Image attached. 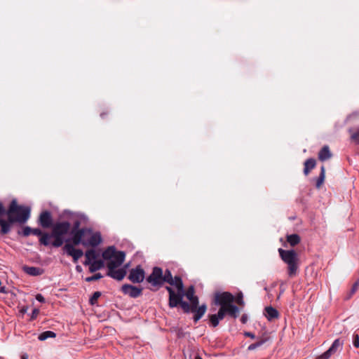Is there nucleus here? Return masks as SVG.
<instances>
[{
    "label": "nucleus",
    "mask_w": 359,
    "mask_h": 359,
    "mask_svg": "<svg viewBox=\"0 0 359 359\" xmlns=\"http://www.w3.org/2000/svg\"><path fill=\"white\" fill-rule=\"evenodd\" d=\"M8 219L11 222L25 223L30 217V208L18 205L15 199H13L6 212Z\"/></svg>",
    "instance_id": "nucleus-1"
},
{
    "label": "nucleus",
    "mask_w": 359,
    "mask_h": 359,
    "mask_svg": "<svg viewBox=\"0 0 359 359\" xmlns=\"http://www.w3.org/2000/svg\"><path fill=\"white\" fill-rule=\"evenodd\" d=\"M74 239V245L82 244L84 246L96 247L102 242V236L100 232H93L91 229L82 228Z\"/></svg>",
    "instance_id": "nucleus-2"
},
{
    "label": "nucleus",
    "mask_w": 359,
    "mask_h": 359,
    "mask_svg": "<svg viewBox=\"0 0 359 359\" xmlns=\"http://www.w3.org/2000/svg\"><path fill=\"white\" fill-rule=\"evenodd\" d=\"M71 224L67 221L58 222L52 226V231L50 233L53 241L50 244L55 248L61 247L65 241V236L69 232ZM69 241L67 240L66 242Z\"/></svg>",
    "instance_id": "nucleus-3"
},
{
    "label": "nucleus",
    "mask_w": 359,
    "mask_h": 359,
    "mask_svg": "<svg viewBox=\"0 0 359 359\" xmlns=\"http://www.w3.org/2000/svg\"><path fill=\"white\" fill-rule=\"evenodd\" d=\"M278 252L282 260L287 264V273L290 277L297 275L298 269V257L296 252L293 250H285L278 249Z\"/></svg>",
    "instance_id": "nucleus-4"
},
{
    "label": "nucleus",
    "mask_w": 359,
    "mask_h": 359,
    "mask_svg": "<svg viewBox=\"0 0 359 359\" xmlns=\"http://www.w3.org/2000/svg\"><path fill=\"white\" fill-rule=\"evenodd\" d=\"M147 281L154 287L162 286L163 269L158 266L154 267L151 273L147 278Z\"/></svg>",
    "instance_id": "nucleus-5"
},
{
    "label": "nucleus",
    "mask_w": 359,
    "mask_h": 359,
    "mask_svg": "<svg viewBox=\"0 0 359 359\" xmlns=\"http://www.w3.org/2000/svg\"><path fill=\"white\" fill-rule=\"evenodd\" d=\"M234 301V297L229 292H217L215 295L214 303L220 307H225Z\"/></svg>",
    "instance_id": "nucleus-6"
},
{
    "label": "nucleus",
    "mask_w": 359,
    "mask_h": 359,
    "mask_svg": "<svg viewBox=\"0 0 359 359\" xmlns=\"http://www.w3.org/2000/svg\"><path fill=\"white\" fill-rule=\"evenodd\" d=\"M343 341L339 339H335L331 346L323 354L318 356L316 359H329L332 355L335 353L339 349H341L343 346Z\"/></svg>",
    "instance_id": "nucleus-7"
},
{
    "label": "nucleus",
    "mask_w": 359,
    "mask_h": 359,
    "mask_svg": "<svg viewBox=\"0 0 359 359\" xmlns=\"http://www.w3.org/2000/svg\"><path fill=\"white\" fill-rule=\"evenodd\" d=\"M73 243H67L63 247V250L67 255L72 257L74 262H76L83 256V252L81 249H76Z\"/></svg>",
    "instance_id": "nucleus-8"
},
{
    "label": "nucleus",
    "mask_w": 359,
    "mask_h": 359,
    "mask_svg": "<svg viewBox=\"0 0 359 359\" xmlns=\"http://www.w3.org/2000/svg\"><path fill=\"white\" fill-rule=\"evenodd\" d=\"M128 279L134 283H142L144 279V271L140 266L132 269L130 271Z\"/></svg>",
    "instance_id": "nucleus-9"
},
{
    "label": "nucleus",
    "mask_w": 359,
    "mask_h": 359,
    "mask_svg": "<svg viewBox=\"0 0 359 359\" xmlns=\"http://www.w3.org/2000/svg\"><path fill=\"white\" fill-rule=\"evenodd\" d=\"M32 233L34 236H39V243L44 246L50 245L51 236L50 233L43 232L40 229H32Z\"/></svg>",
    "instance_id": "nucleus-10"
},
{
    "label": "nucleus",
    "mask_w": 359,
    "mask_h": 359,
    "mask_svg": "<svg viewBox=\"0 0 359 359\" xmlns=\"http://www.w3.org/2000/svg\"><path fill=\"white\" fill-rule=\"evenodd\" d=\"M142 288L129 284H124L121 287L123 293L133 298L139 297L142 294Z\"/></svg>",
    "instance_id": "nucleus-11"
},
{
    "label": "nucleus",
    "mask_w": 359,
    "mask_h": 359,
    "mask_svg": "<svg viewBox=\"0 0 359 359\" xmlns=\"http://www.w3.org/2000/svg\"><path fill=\"white\" fill-rule=\"evenodd\" d=\"M39 224L43 228H49L53 226V218L49 211L42 212L39 217Z\"/></svg>",
    "instance_id": "nucleus-12"
},
{
    "label": "nucleus",
    "mask_w": 359,
    "mask_h": 359,
    "mask_svg": "<svg viewBox=\"0 0 359 359\" xmlns=\"http://www.w3.org/2000/svg\"><path fill=\"white\" fill-rule=\"evenodd\" d=\"M86 217L84 215H79V219L75 220L73 223V226L70 231L71 241L74 243V239L76 236H78L80 231H82V228L79 229L81 220L86 219Z\"/></svg>",
    "instance_id": "nucleus-13"
},
{
    "label": "nucleus",
    "mask_w": 359,
    "mask_h": 359,
    "mask_svg": "<svg viewBox=\"0 0 359 359\" xmlns=\"http://www.w3.org/2000/svg\"><path fill=\"white\" fill-rule=\"evenodd\" d=\"M126 274L125 269H115L108 271L107 275L115 280H121L124 278Z\"/></svg>",
    "instance_id": "nucleus-14"
},
{
    "label": "nucleus",
    "mask_w": 359,
    "mask_h": 359,
    "mask_svg": "<svg viewBox=\"0 0 359 359\" xmlns=\"http://www.w3.org/2000/svg\"><path fill=\"white\" fill-rule=\"evenodd\" d=\"M264 314L269 321H272L279 316L278 311L272 306H266L264 309Z\"/></svg>",
    "instance_id": "nucleus-15"
},
{
    "label": "nucleus",
    "mask_w": 359,
    "mask_h": 359,
    "mask_svg": "<svg viewBox=\"0 0 359 359\" xmlns=\"http://www.w3.org/2000/svg\"><path fill=\"white\" fill-rule=\"evenodd\" d=\"M184 292L175 293L173 295L169 297V306L171 308L176 307L180 304L182 301Z\"/></svg>",
    "instance_id": "nucleus-16"
},
{
    "label": "nucleus",
    "mask_w": 359,
    "mask_h": 359,
    "mask_svg": "<svg viewBox=\"0 0 359 359\" xmlns=\"http://www.w3.org/2000/svg\"><path fill=\"white\" fill-rule=\"evenodd\" d=\"M332 157V154L330 152V148L328 146L325 145L318 153V158L320 161H325L330 159Z\"/></svg>",
    "instance_id": "nucleus-17"
},
{
    "label": "nucleus",
    "mask_w": 359,
    "mask_h": 359,
    "mask_svg": "<svg viewBox=\"0 0 359 359\" xmlns=\"http://www.w3.org/2000/svg\"><path fill=\"white\" fill-rule=\"evenodd\" d=\"M206 309L207 306L205 304H203L196 309L195 311L194 312L195 314L193 317L194 321L195 323H197L202 318V316L205 314Z\"/></svg>",
    "instance_id": "nucleus-18"
},
{
    "label": "nucleus",
    "mask_w": 359,
    "mask_h": 359,
    "mask_svg": "<svg viewBox=\"0 0 359 359\" xmlns=\"http://www.w3.org/2000/svg\"><path fill=\"white\" fill-rule=\"evenodd\" d=\"M24 271L28 275L33 276H40L43 273V270L41 268L36 266H25Z\"/></svg>",
    "instance_id": "nucleus-19"
},
{
    "label": "nucleus",
    "mask_w": 359,
    "mask_h": 359,
    "mask_svg": "<svg viewBox=\"0 0 359 359\" xmlns=\"http://www.w3.org/2000/svg\"><path fill=\"white\" fill-rule=\"evenodd\" d=\"M224 310L226 311V314L231 316L233 318H236L238 317L239 309L237 306L233 304V303L225 306Z\"/></svg>",
    "instance_id": "nucleus-20"
},
{
    "label": "nucleus",
    "mask_w": 359,
    "mask_h": 359,
    "mask_svg": "<svg viewBox=\"0 0 359 359\" xmlns=\"http://www.w3.org/2000/svg\"><path fill=\"white\" fill-rule=\"evenodd\" d=\"M116 252L114 246H109L102 252V257L104 260L109 261L113 258Z\"/></svg>",
    "instance_id": "nucleus-21"
},
{
    "label": "nucleus",
    "mask_w": 359,
    "mask_h": 359,
    "mask_svg": "<svg viewBox=\"0 0 359 359\" xmlns=\"http://www.w3.org/2000/svg\"><path fill=\"white\" fill-rule=\"evenodd\" d=\"M89 266V271L90 273H94L101 269H102L104 266V262L101 259L100 260H95L91 264H88Z\"/></svg>",
    "instance_id": "nucleus-22"
},
{
    "label": "nucleus",
    "mask_w": 359,
    "mask_h": 359,
    "mask_svg": "<svg viewBox=\"0 0 359 359\" xmlns=\"http://www.w3.org/2000/svg\"><path fill=\"white\" fill-rule=\"evenodd\" d=\"M14 222H11L9 219L8 221L0 219V226H1V233L3 234H6L11 231V225Z\"/></svg>",
    "instance_id": "nucleus-23"
},
{
    "label": "nucleus",
    "mask_w": 359,
    "mask_h": 359,
    "mask_svg": "<svg viewBox=\"0 0 359 359\" xmlns=\"http://www.w3.org/2000/svg\"><path fill=\"white\" fill-rule=\"evenodd\" d=\"M86 261L83 264L87 265L96 260L97 255L94 250H89L86 252Z\"/></svg>",
    "instance_id": "nucleus-24"
},
{
    "label": "nucleus",
    "mask_w": 359,
    "mask_h": 359,
    "mask_svg": "<svg viewBox=\"0 0 359 359\" xmlns=\"http://www.w3.org/2000/svg\"><path fill=\"white\" fill-rule=\"evenodd\" d=\"M316 161L314 158H309L304 163V173L307 175L311 170L315 168Z\"/></svg>",
    "instance_id": "nucleus-25"
},
{
    "label": "nucleus",
    "mask_w": 359,
    "mask_h": 359,
    "mask_svg": "<svg viewBox=\"0 0 359 359\" xmlns=\"http://www.w3.org/2000/svg\"><path fill=\"white\" fill-rule=\"evenodd\" d=\"M119 261H115L110 259L107 262V268L108 271L117 269L123 264V255H121V257L118 259Z\"/></svg>",
    "instance_id": "nucleus-26"
},
{
    "label": "nucleus",
    "mask_w": 359,
    "mask_h": 359,
    "mask_svg": "<svg viewBox=\"0 0 359 359\" xmlns=\"http://www.w3.org/2000/svg\"><path fill=\"white\" fill-rule=\"evenodd\" d=\"M177 287V292H184V285L182 278L180 276H175L172 280V284Z\"/></svg>",
    "instance_id": "nucleus-27"
},
{
    "label": "nucleus",
    "mask_w": 359,
    "mask_h": 359,
    "mask_svg": "<svg viewBox=\"0 0 359 359\" xmlns=\"http://www.w3.org/2000/svg\"><path fill=\"white\" fill-rule=\"evenodd\" d=\"M287 241L291 246H295L300 242V237L296 233L291 234L287 236Z\"/></svg>",
    "instance_id": "nucleus-28"
},
{
    "label": "nucleus",
    "mask_w": 359,
    "mask_h": 359,
    "mask_svg": "<svg viewBox=\"0 0 359 359\" xmlns=\"http://www.w3.org/2000/svg\"><path fill=\"white\" fill-rule=\"evenodd\" d=\"M56 337V334L53 332V331H45V332H43L42 333H41L39 337H38V339L40 341H44L48 338H54Z\"/></svg>",
    "instance_id": "nucleus-29"
},
{
    "label": "nucleus",
    "mask_w": 359,
    "mask_h": 359,
    "mask_svg": "<svg viewBox=\"0 0 359 359\" xmlns=\"http://www.w3.org/2000/svg\"><path fill=\"white\" fill-rule=\"evenodd\" d=\"M325 177V167L322 166L320 168V173L319 177L316 179V186L317 188H320L322 184L323 183Z\"/></svg>",
    "instance_id": "nucleus-30"
},
{
    "label": "nucleus",
    "mask_w": 359,
    "mask_h": 359,
    "mask_svg": "<svg viewBox=\"0 0 359 359\" xmlns=\"http://www.w3.org/2000/svg\"><path fill=\"white\" fill-rule=\"evenodd\" d=\"M172 280H173V278H172V273H171V272H170V271L169 269H166L164 273L163 272V283H168L170 285H172Z\"/></svg>",
    "instance_id": "nucleus-31"
},
{
    "label": "nucleus",
    "mask_w": 359,
    "mask_h": 359,
    "mask_svg": "<svg viewBox=\"0 0 359 359\" xmlns=\"http://www.w3.org/2000/svg\"><path fill=\"white\" fill-rule=\"evenodd\" d=\"M101 292L99 291L95 292L89 299L90 304L92 306L97 304V299L101 296Z\"/></svg>",
    "instance_id": "nucleus-32"
},
{
    "label": "nucleus",
    "mask_w": 359,
    "mask_h": 359,
    "mask_svg": "<svg viewBox=\"0 0 359 359\" xmlns=\"http://www.w3.org/2000/svg\"><path fill=\"white\" fill-rule=\"evenodd\" d=\"M184 295L186 296V297L188 299H191V298L194 297L195 295H194V287L193 285H191L188 289L186 291V292L184 293Z\"/></svg>",
    "instance_id": "nucleus-33"
},
{
    "label": "nucleus",
    "mask_w": 359,
    "mask_h": 359,
    "mask_svg": "<svg viewBox=\"0 0 359 359\" xmlns=\"http://www.w3.org/2000/svg\"><path fill=\"white\" fill-rule=\"evenodd\" d=\"M102 277L103 276L100 273H97L94 274L93 276L86 277L85 278V280L86 282H93V281L97 280L102 278Z\"/></svg>",
    "instance_id": "nucleus-34"
},
{
    "label": "nucleus",
    "mask_w": 359,
    "mask_h": 359,
    "mask_svg": "<svg viewBox=\"0 0 359 359\" xmlns=\"http://www.w3.org/2000/svg\"><path fill=\"white\" fill-rule=\"evenodd\" d=\"M189 300L191 302L190 306H191V312H194L198 305V297L195 296L194 297H193Z\"/></svg>",
    "instance_id": "nucleus-35"
},
{
    "label": "nucleus",
    "mask_w": 359,
    "mask_h": 359,
    "mask_svg": "<svg viewBox=\"0 0 359 359\" xmlns=\"http://www.w3.org/2000/svg\"><path fill=\"white\" fill-rule=\"evenodd\" d=\"M358 287H359V280H356L352 285V287L349 292L347 299H349L352 297V295L358 290Z\"/></svg>",
    "instance_id": "nucleus-36"
},
{
    "label": "nucleus",
    "mask_w": 359,
    "mask_h": 359,
    "mask_svg": "<svg viewBox=\"0 0 359 359\" xmlns=\"http://www.w3.org/2000/svg\"><path fill=\"white\" fill-rule=\"evenodd\" d=\"M180 305L185 313H189L190 311H191V306L188 302L182 300Z\"/></svg>",
    "instance_id": "nucleus-37"
},
{
    "label": "nucleus",
    "mask_w": 359,
    "mask_h": 359,
    "mask_svg": "<svg viewBox=\"0 0 359 359\" xmlns=\"http://www.w3.org/2000/svg\"><path fill=\"white\" fill-rule=\"evenodd\" d=\"M209 319H210V322L211 323V325L213 327H216L219 325V320L214 314L210 315L209 316Z\"/></svg>",
    "instance_id": "nucleus-38"
},
{
    "label": "nucleus",
    "mask_w": 359,
    "mask_h": 359,
    "mask_svg": "<svg viewBox=\"0 0 359 359\" xmlns=\"http://www.w3.org/2000/svg\"><path fill=\"white\" fill-rule=\"evenodd\" d=\"M265 341H266V340L263 339V340H261V341H257L256 343L252 344H250L248 346V349L249 351H253V350L256 349L257 348L261 346L262 344H264V343Z\"/></svg>",
    "instance_id": "nucleus-39"
},
{
    "label": "nucleus",
    "mask_w": 359,
    "mask_h": 359,
    "mask_svg": "<svg viewBox=\"0 0 359 359\" xmlns=\"http://www.w3.org/2000/svg\"><path fill=\"white\" fill-rule=\"evenodd\" d=\"M226 311L224 310V307H220L217 313V314H214L215 316H216V317L219 320H222V319H224L225 315H226Z\"/></svg>",
    "instance_id": "nucleus-40"
},
{
    "label": "nucleus",
    "mask_w": 359,
    "mask_h": 359,
    "mask_svg": "<svg viewBox=\"0 0 359 359\" xmlns=\"http://www.w3.org/2000/svg\"><path fill=\"white\" fill-rule=\"evenodd\" d=\"M121 255H123V262L125 260L126 254L123 251H117L116 254H115V255L113 257V258L111 259L115 260V261H119L118 259L121 257Z\"/></svg>",
    "instance_id": "nucleus-41"
},
{
    "label": "nucleus",
    "mask_w": 359,
    "mask_h": 359,
    "mask_svg": "<svg viewBox=\"0 0 359 359\" xmlns=\"http://www.w3.org/2000/svg\"><path fill=\"white\" fill-rule=\"evenodd\" d=\"M352 343L355 348L359 347V335L358 334L354 333L353 334Z\"/></svg>",
    "instance_id": "nucleus-42"
},
{
    "label": "nucleus",
    "mask_w": 359,
    "mask_h": 359,
    "mask_svg": "<svg viewBox=\"0 0 359 359\" xmlns=\"http://www.w3.org/2000/svg\"><path fill=\"white\" fill-rule=\"evenodd\" d=\"M351 138L353 141L355 142V144H359V129L357 132L353 133L351 134Z\"/></svg>",
    "instance_id": "nucleus-43"
},
{
    "label": "nucleus",
    "mask_w": 359,
    "mask_h": 359,
    "mask_svg": "<svg viewBox=\"0 0 359 359\" xmlns=\"http://www.w3.org/2000/svg\"><path fill=\"white\" fill-rule=\"evenodd\" d=\"M24 236H28L32 233V228L29 226H25L22 232Z\"/></svg>",
    "instance_id": "nucleus-44"
},
{
    "label": "nucleus",
    "mask_w": 359,
    "mask_h": 359,
    "mask_svg": "<svg viewBox=\"0 0 359 359\" xmlns=\"http://www.w3.org/2000/svg\"><path fill=\"white\" fill-rule=\"evenodd\" d=\"M236 303L243 305L244 304L243 294L240 293L236 297Z\"/></svg>",
    "instance_id": "nucleus-45"
},
{
    "label": "nucleus",
    "mask_w": 359,
    "mask_h": 359,
    "mask_svg": "<svg viewBox=\"0 0 359 359\" xmlns=\"http://www.w3.org/2000/svg\"><path fill=\"white\" fill-rule=\"evenodd\" d=\"M36 299L41 302V303H44L45 302V298L43 297V296L41 294H37L36 295Z\"/></svg>",
    "instance_id": "nucleus-46"
},
{
    "label": "nucleus",
    "mask_w": 359,
    "mask_h": 359,
    "mask_svg": "<svg viewBox=\"0 0 359 359\" xmlns=\"http://www.w3.org/2000/svg\"><path fill=\"white\" fill-rule=\"evenodd\" d=\"M39 309H34L33 311H32V316H31V318L32 319H34L36 318L38 313H39Z\"/></svg>",
    "instance_id": "nucleus-47"
},
{
    "label": "nucleus",
    "mask_w": 359,
    "mask_h": 359,
    "mask_svg": "<svg viewBox=\"0 0 359 359\" xmlns=\"http://www.w3.org/2000/svg\"><path fill=\"white\" fill-rule=\"evenodd\" d=\"M165 288H166L167 291H168V293H169V297H170V296L173 295V294L175 293V291L172 290V287H169V286H167Z\"/></svg>",
    "instance_id": "nucleus-48"
},
{
    "label": "nucleus",
    "mask_w": 359,
    "mask_h": 359,
    "mask_svg": "<svg viewBox=\"0 0 359 359\" xmlns=\"http://www.w3.org/2000/svg\"><path fill=\"white\" fill-rule=\"evenodd\" d=\"M245 335L247 336V337H250L251 339H255V335L253 333L250 332H245Z\"/></svg>",
    "instance_id": "nucleus-49"
},
{
    "label": "nucleus",
    "mask_w": 359,
    "mask_h": 359,
    "mask_svg": "<svg viewBox=\"0 0 359 359\" xmlns=\"http://www.w3.org/2000/svg\"><path fill=\"white\" fill-rule=\"evenodd\" d=\"M241 321L242 323H245L248 321V316L246 315H243L241 318Z\"/></svg>",
    "instance_id": "nucleus-50"
},
{
    "label": "nucleus",
    "mask_w": 359,
    "mask_h": 359,
    "mask_svg": "<svg viewBox=\"0 0 359 359\" xmlns=\"http://www.w3.org/2000/svg\"><path fill=\"white\" fill-rule=\"evenodd\" d=\"M5 212L4 208L2 205V203L0 202V215L4 214Z\"/></svg>",
    "instance_id": "nucleus-51"
},
{
    "label": "nucleus",
    "mask_w": 359,
    "mask_h": 359,
    "mask_svg": "<svg viewBox=\"0 0 359 359\" xmlns=\"http://www.w3.org/2000/svg\"><path fill=\"white\" fill-rule=\"evenodd\" d=\"M28 358V356L27 354H24L22 355L21 357V359H27Z\"/></svg>",
    "instance_id": "nucleus-52"
},
{
    "label": "nucleus",
    "mask_w": 359,
    "mask_h": 359,
    "mask_svg": "<svg viewBox=\"0 0 359 359\" xmlns=\"http://www.w3.org/2000/svg\"><path fill=\"white\" fill-rule=\"evenodd\" d=\"M76 270L77 271H80L81 270V266H76Z\"/></svg>",
    "instance_id": "nucleus-53"
},
{
    "label": "nucleus",
    "mask_w": 359,
    "mask_h": 359,
    "mask_svg": "<svg viewBox=\"0 0 359 359\" xmlns=\"http://www.w3.org/2000/svg\"><path fill=\"white\" fill-rule=\"evenodd\" d=\"M195 359H203V358L199 355H196Z\"/></svg>",
    "instance_id": "nucleus-54"
},
{
    "label": "nucleus",
    "mask_w": 359,
    "mask_h": 359,
    "mask_svg": "<svg viewBox=\"0 0 359 359\" xmlns=\"http://www.w3.org/2000/svg\"><path fill=\"white\" fill-rule=\"evenodd\" d=\"M0 292H5V290H4V287H1V290H0Z\"/></svg>",
    "instance_id": "nucleus-55"
}]
</instances>
